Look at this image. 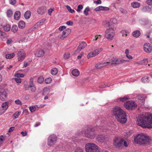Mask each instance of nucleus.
<instances>
[{
  "instance_id": "f257e3e1",
  "label": "nucleus",
  "mask_w": 152,
  "mask_h": 152,
  "mask_svg": "<svg viewBox=\"0 0 152 152\" xmlns=\"http://www.w3.org/2000/svg\"><path fill=\"white\" fill-rule=\"evenodd\" d=\"M137 124L144 128H152V114L146 113L139 115L137 118Z\"/></svg>"
},
{
  "instance_id": "f03ea898",
  "label": "nucleus",
  "mask_w": 152,
  "mask_h": 152,
  "mask_svg": "<svg viewBox=\"0 0 152 152\" xmlns=\"http://www.w3.org/2000/svg\"><path fill=\"white\" fill-rule=\"evenodd\" d=\"M113 114L117 120L122 124L125 123L126 121V113L119 107H116L113 110Z\"/></svg>"
},
{
  "instance_id": "7ed1b4c3",
  "label": "nucleus",
  "mask_w": 152,
  "mask_h": 152,
  "mask_svg": "<svg viewBox=\"0 0 152 152\" xmlns=\"http://www.w3.org/2000/svg\"><path fill=\"white\" fill-rule=\"evenodd\" d=\"M151 141L149 136L142 133L138 134L134 139V142L140 145H149Z\"/></svg>"
},
{
  "instance_id": "20e7f679",
  "label": "nucleus",
  "mask_w": 152,
  "mask_h": 152,
  "mask_svg": "<svg viewBox=\"0 0 152 152\" xmlns=\"http://www.w3.org/2000/svg\"><path fill=\"white\" fill-rule=\"evenodd\" d=\"M85 148L86 152H100L98 146L93 143L86 144Z\"/></svg>"
},
{
  "instance_id": "39448f33",
  "label": "nucleus",
  "mask_w": 152,
  "mask_h": 152,
  "mask_svg": "<svg viewBox=\"0 0 152 152\" xmlns=\"http://www.w3.org/2000/svg\"><path fill=\"white\" fill-rule=\"evenodd\" d=\"M85 134L86 137L91 139H93L95 137L96 134L93 132L92 128L88 127L87 130L85 131Z\"/></svg>"
},
{
  "instance_id": "423d86ee",
  "label": "nucleus",
  "mask_w": 152,
  "mask_h": 152,
  "mask_svg": "<svg viewBox=\"0 0 152 152\" xmlns=\"http://www.w3.org/2000/svg\"><path fill=\"white\" fill-rule=\"evenodd\" d=\"M124 139H121L120 137L115 138L113 140L114 145L118 148H120L123 146Z\"/></svg>"
},
{
  "instance_id": "0eeeda50",
  "label": "nucleus",
  "mask_w": 152,
  "mask_h": 152,
  "mask_svg": "<svg viewBox=\"0 0 152 152\" xmlns=\"http://www.w3.org/2000/svg\"><path fill=\"white\" fill-rule=\"evenodd\" d=\"M124 106L128 110H133L135 109L137 105L134 102L129 101L124 103Z\"/></svg>"
},
{
  "instance_id": "6e6552de",
  "label": "nucleus",
  "mask_w": 152,
  "mask_h": 152,
  "mask_svg": "<svg viewBox=\"0 0 152 152\" xmlns=\"http://www.w3.org/2000/svg\"><path fill=\"white\" fill-rule=\"evenodd\" d=\"M114 35L113 29L110 28L107 29L105 32V37L107 39H112Z\"/></svg>"
},
{
  "instance_id": "1a4fd4ad",
  "label": "nucleus",
  "mask_w": 152,
  "mask_h": 152,
  "mask_svg": "<svg viewBox=\"0 0 152 152\" xmlns=\"http://www.w3.org/2000/svg\"><path fill=\"white\" fill-rule=\"evenodd\" d=\"M103 49L101 48H99L96 49L94 51H91L89 53L87 56V57L88 58L94 57L96 56L101 52Z\"/></svg>"
},
{
  "instance_id": "9d476101",
  "label": "nucleus",
  "mask_w": 152,
  "mask_h": 152,
  "mask_svg": "<svg viewBox=\"0 0 152 152\" xmlns=\"http://www.w3.org/2000/svg\"><path fill=\"white\" fill-rule=\"evenodd\" d=\"M57 137L54 134L50 135L48 137L47 143L49 146H52L54 145L57 141Z\"/></svg>"
},
{
  "instance_id": "9b49d317",
  "label": "nucleus",
  "mask_w": 152,
  "mask_h": 152,
  "mask_svg": "<svg viewBox=\"0 0 152 152\" xmlns=\"http://www.w3.org/2000/svg\"><path fill=\"white\" fill-rule=\"evenodd\" d=\"M17 55L18 61H23L25 58L26 56V54L23 50H21L17 51Z\"/></svg>"
},
{
  "instance_id": "f8f14e48",
  "label": "nucleus",
  "mask_w": 152,
  "mask_h": 152,
  "mask_svg": "<svg viewBox=\"0 0 152 152\" xmlns=\"http://www.w3.org/2000/svg\"><path fill=\"white\" fill-rule=\"evenodd\" d=\"M127 60H124L121 58H114L112 59L111 64L112 65L117 66L119 64L128 61Z\"/></svg>"
},
{
  "instance_id": "ddd939ff",
  "label": "nucleus",
  "mask_w": 152,
  "mask_h": 152,
  "mask_svg": "<svg viewBox=\"0 0 152 152\" xmlns=\"http://www.w3.org/2000/svg\"><path fill=\"white\" fill-rule=\"evenodd\" d=\"M71 30L69 28H67L63 31L62 32V34L61 37V39L63 40L71 33Z\"/></svg>"
},
{
  "instance_id": "4468645a",
  "label": "nucleus",
  "mask_w": 152,
  "mask_h": 152,
  "mask_svg": "<svg viewBox=\"0 0 152 152\" xmlns=\"http://www.w3.org/2000/svg\"><path fill=\"white\" fill-rule=\"evenodd\" d=\"M144 50L147 53H150L152 50V47L149 43H146L143 46Z\"/></svg>"
},
{
  "instance_id": "2eb2a0df",
  "label": "nucleus",
  "mask_w": 152,
  "mask_h": 152,
  "mask_svg": "<svg viewBox=\"0 0 152 152\" xmlns=\"http://www.w3.org/2000/svg\"><path fill=\"white\" fill-rule=\"evenodd\" d=\"M7 94L4 90L0 91V99L2 101H4L7 98Z\"/></svg>"
},
{
  "instance_id": "dca6fc26",
  "label": "nucleus",
  "mask_w": 152,
  "mask_h": 152,
  "mask_svg": "<svg viewBox=\"0 0 152 152\" xmlns=\"http://www.w3.org/2000/svg\"><path fill=\"white\" fill-rule=\"evenodd\" d=\"M87 45L86 43L84 41L81 42L79 43L76 52H79L81 50L84 49Z\"/></svg>"
},
{
  "instance_id": "f3484780",
  "label": "nucleus",
  "mask_w": 152,
  "mask_h": 152,
  "mask_svg": "<svg viewBox=\"0 0 152 152\" xmlns=\"http://www.w3.org/2000/svg\"><path fill=\"white\" fill-rule=\"evenodd\" d=\"M96 140L99 142L102 143L104 142L105 139V135H99L96 137Z\"/></svg>"
},
{
  "instance_id": "a211bd4d",
  "label": "nucleus",
  "mask_w": 152,
  "mask_h": 152,
  "mask_svg": "<svg viewBox=\"0 0 152 152\" xmlns=\"http://www.w3.org/2000/svg\"><path fill=\"white\" fill-rule=\"evenodd\" d=\"M110 62H104L103 63H100L96 64L95 65V67L97 69H101L102 67L107 66V63H109Z\"/></svg>"
},
{
  "instance_id": "6ab92c4d",
  "label": "nucleus",
  "mask_w": 152,
  "mask_h": 152,
  "mask_svg": "<svg viewBox=\"0 0 152 152\" xmlns=\"http://www.w3.org/2000/svg\"><path fill=\"white\" fill-rule=\"evenodd\" d=\"M46 11V8L44 7H39L37 10V13L39 15H43Z\"/></svg>"
},
{
  "instance_id": "aec40b11",
  "label": "nucleus",
  "mask_w": 152,
  "mask_h": 152,
  "mask_svg": "<svg viewBox=\"0 0 152 152\" xmlns=\"http://www.w3.org/2000/svg\"><path fill=\"white\" fill-rule=\"evenodd\" d=\"M45 52L42 49H40L36 52V55L38 57H43L45 54Z\"/></svg>"
},
{
  "instance_id": "412c9836",
  "label": "nucleus",
  "mask_w": 152,
  "mask_h": 152,
  "mask_svg": "<svg viewBox=\"0 0 152 152\" xmlns=\"http://www.w3.org/2000/svg\"><path fill=\"white\" fill-rule=\"evenodd\" d=\"M141 10L144 12H149L151 11V9L148 6H144L142 8Z\"/></svg>"
},
{
  "instance_id": "4be33fe9",
  "label": "nucleus",
  "mask_w": 152,
  "mask_h": 152,
  "mask_svg": "<svg viewBox=\"0 0 152 152\" xmlns=\"http://www.w3.org/2000/svg\"><path fill=\"white\" fill-rule=\"evenodd\" d=\"M20 11H16L14 15V19L17 20H18L20 18Z\"/></svg>"
},
{
  "instance_id": "5701e85b",
  "label": "nucleus",
  "mask_w": 152,
  "mask_h": 152,
  "mask_svg": "<svg viewBox=\"0 0 152 152\" xmlns=\"http://www.w3.org/2000/svg\"><path fill=\"white\" fill-rule=\"evenodd\" d=\"M0 36L1 38L3 40H5L7 38V35L6 33L4 32L1 31L0 30Z\"/></svg>"
},
{
  "instance_id": "b1692460",
  "label": "nucleus",
  "mask_w": 152,
  "mask_h": 152,
  "mask_svg": "<svg viewBox=\"0 0 152 152\" xmlns=\"http://www.w3.org/2000/svg\"><path fill=\"white\" fill-rule=\"evenodd\" d=\"M141 34L140 31L138 30H136L132 32L133 36L136 38H137L139 37Z\"/></svg>"
},
{
  "instance_id": "393cba45",
  "label": "nucleus",
  "mask_w": 152,
  "mask_h": 152,
  "mask_svg": "<svg viewBox=\"0 0 152 152\" xmlns=\"http://www.w3.org/2000/svg\"><path fill=\"white\" fill-rule=\"evenodd\" d=\"M132 7L133 8H139L140 6V4L137 2L134 1L131 4Z\"/></svg>"
},
{
  "instance_id": "a878e982",
  "label": "nucleus",
  "mask_w": 152,
  "mask_h": 152,
  "mask_svg": "<svg viewBox=\"0 0 152 152\" xmlns=\"http://www.w3.org/2000/svg\"><path fill=\"white\" fill-rule=\"evenodd\" d=\"M4 30L6 32H8L10 31L11 29V26L8 24H6L3 26Z\"/></svg>"
},
{
  "instance_id": "bb28decb",
  "label": "nucleus",
  "mask_w": 152,
  "mask_h": 152,
  "mask_svg": "<svg viewBox=\"0 0 152 152\" xmlns=\"http://www.w3.org/2000/svg\"><path fill=\"white\" fill-rule=\"evenodd\" d=\"M72 74L73 76L77 77L79 75L80 72L78 69H75L72 72Z\"/></svg>"
},
{
  "instance_id": "cd10ccee",
  "label": "nucleus",
  "mask_w": 152,
  "mask_h": 152,
  "mask_svg": "<svg viewBox=\"0 0 152 152\" xmlns=\"http://www.w3.org/2000/svg\"><path fill=\"white\" fill-rule=\"evenodd\" d=\"M31 12L30 11L28 10L25 13L24 15V16L25 18L26 19H29L31 15Z\"/></svg>"
},
{
  "instance_id": "c85d7f7f",
  "label": "nucleus",
  "mask_w": 152,
  "mask_h": 152,
  "mask_svg": "<svg viewBox=\"0 0 152 152\" xmlns=\"http://www.w3.org/2000/svg\"><path fill=\"white\" fill-rule=\"evenodd\" d=\"M142 82L144 83H148L149 81V78L148 76H145L141 79Z\"/></svg>"
},
{
  "instance_id": "c756f323",
  "label": "nucleus",
  "mask_w": 152,
  "mask_h": 152,
  "mask_svg": "<svg viewBox=\"0 0 152 152\" xmlns=\"http://www.w3.org/2000/svg\"><path fill=\"white\" fill-rule=\"evenodd\" d=\"M25 23L23 21H20L18 23V26L19 28H23L25 27Z\"/></svg>"
},
{
  "instance_id": "7c9ffc66",
  "label": "nucleus",
  "mask_w": 152,
  "mask_h": 152,
  "mask_svg": "<svg viewBox=\"0 0 152 152\" xmlns=\"http://www.w3.org/2000/svg\"><path fill=\"white\" fill-rule=\"evenodd\" d=\"M8 102H6L3 103L2 104V107L3 108V110H7L8 107Z\"/></svg>"
},
{
  "instance_id": "2f4dec72",
  "label": "nucleus",
  "mask_w": 152,
  "mask_h": 152,
  "mask_svg": "<svg viewBox=\"0 0 152 152\" xmlns=\"http://www.w3.org/2000/svg\"><path fill=\"white\" fill-rule=\"evenodd\" d=\"M117 23V20L115 18H113L111 19L110 22L108 23V25L109 26H110L113 24H115Z\"/></svg>"
},
{
  "instance_id": "473e14b6",
  "label": "nucleus",
  "mask_w": 152,
  "mask_h": 152,
  "mask_svg": "<svg viewBox=\"0 0 152 152\" xmlns=\"http://www.w3.org/2000/svg\"><path fill=\"white\" fill-rule=\"evenodd\" d=\"M31 88V90L32 92H34L36 90V88L35 87L34 84H29L28 86V89L29 88Z\"/></svg>"
},
{
  "instance_id": "72a5a7b5",
  "label": "nucleus",
  "mask_w": 152,
  "mask_h": 152,
  "mask_svg": "<svg viewBox=\"0 0 152 152\" xmlns=\"http://www.w3.org/2000/svg\"><path fill=\"white\" fill-rule=\"evenodd\" d=\"M58 72V70L57 68H52L51 70V73L52 75H56Z\"/></svg>"
},
{
  "instance_id": "f704fd0d",
  "label": "nucleus",
  "mask_w": 152,
  "mask_h": 152,
  "mask_svg": "<svg viewBox=\"0 0 152 152\" xmlns=\"http://www.w3.org/2000/svg\"><path fill=\"white\" fill-rule=\"evenodd\" d=\"M15 54L12 53L11 54H8L6 55V58L7 59H10L13 58L15 56Z\"/></svg>"
},
{
  "instance_id": "c9c22d12",
  "label": "nucleus",
  "mask_w": 152,
  "mask_h": 152,
  "mask_svg": "<svg viewBox=\"0 0 152 152\" xmlns=\"http://www.w3.org/2000/svg\"><path fill=\"white\" fill-rule=\"evenodd\" d=\"M50 90L49 88L47 87L45 88L43 90L42 94L43 95H45L49 93Z\"/></svg>"
},
{
  "instance_id": "e433bc0d",
  "label": "nucleus",
  "mask_w": 152,
  "mask_h": 152,
  "mask_svg": "<svg viewBox=\"0 0 152 152\" xmlns=\"http://www.w3.org/2000/svg\"><path fill=\"white\" fill-rule=\"evenodd\" d=\"M11 31L15 33L18 31V27L17 25H13L12 26Z\"/></svg>"
},
{
  "instance_id": "4c0bfd02",
  "label": "nucleus",
  "mask_w": 152,
  "mask_h": 152,
  "mask_svg": "<svg viewBox=\"0 0 152 152\" xmlns=\"http://www.w3.org/2000/svg\"><path fill=\"white\" fill-rule=\"evenodd\" d=\"M7 16L8 17H11L13 15V12L11 10H9L7 11Z\"/></svg>"
},
{
  "instance_id": "58836bf2",
  "label": "nucleus",
  "mask_w": 152,
  "mask_h": 152,
  "mask_svg": "<svg viewBox=\"0 0 152 152\" xmlns=\"http://www.w3.org/2000/svg\"><path fill=\"white\" fill-rule=\"evenodd\" d=\"M42 25L39 21L37 22L34 26V28L36 29L39 28Z\"/></svg>"
},
{
  "instance_id": "ea45409f",
  "label": "nucleus",
  "mask_w": 152,
  "mask_h": 152,
  "mask_svg": "<svg viewBox=\"0 0 152 152\" xmlns=\"http://www.w3.org/2000/svg\"><path fill=\"white\" fill-rule=\"evenodd\" d=\"M148 60L147 58H145L141 61V64L142 65H146L148 63Z\"/></svg>"
},
{
  "instance_id": "a19ab883",
  "label": "nucleus",
  "mask_w": 152,
  "mask_h": 152,
  "mask_svg": "<svg viewBox=\"0 0 152 152\" xmlns=\"http://www.w3.org/2000/svg\"><path fill=\"white\" fill-rule=\"evenodd\" d=\"M44 78L42 76H40L38 77L37 81L39 83H42L44 81Z\"/></svg>"
},
{
  "instance_id": "79ce46f5",
  "label": "nucleus",
  "mask_w": 152,
  "mask_h": 152,
  "mask_svg": "<svg viewBox=\"0 0 152 152\" xmlns=\"http://www.w3.org/2000/svg\"><path fill=\"white\" fill-rule=\"evenodd\" d=\"M89 7H87L84 10L83 13L86 16L88 15V12L89 11Z\"/></svg>"
},
{
  "instance_id": "37998d69",
  "label": "nucleus",
  "mask_w": 152,
  "mask_h": 152,
  "mask_svg": "<svg viewBox=\"0 0 152 152\" xmlns=\"http://www.w3.org/2000/svg\"><path fill=\"white\" fill-rule=\"evenodd\" d=\"M66 7L68 11L71 13H73L75 12V10L71 9V7L68 5L66 6Z\"/></svg>"
},
{
  "instance_id": "c03bdc74",
  "label": "nucleus",
  "mask_w": 152,
  "mask_h": 152,
  "mask_svg": "<svg viewBox=\"0 0 152 152\" xmlns=\"http://www.w3.org/2000/svg\"><path fill=\"white\" fill-rule=\"evenodd\" d=\"M103 7L102 6H100L94 9V10L96 11H100L102 10H103Z\"/></svg>"
},
{
  "instance_id": "a18cd8bd",
  "label": "nucleus",
  "mask_w": 152,
  "mask_h": 152,
  "mask_svg": "<svg viewBox=\"0 0 152 152\" xmlns=\"http://www.w3.org/2000/svg\"><path fill=\"white\" fill-rule=\"evenodd\" d=\"M121 33L122 34V36L124 37H126L128 33L126 30H124L121 31Z\"/></svg>"
},
{
  "instance_id": "49530a36",
  "label": "nucleus",
  "mask_w": 152,
  "mask_h": 152,
  "mask_svg": "<svg viewBox=\"0 0 152 152\" xmlns=\"http://www.w3.org/2000/svg\"><path fill=\"white\" fill-rule=\"evenodd\" d=\"M74 152H83V150L80 148L77 147L75 148Z\"/></svg>"
},
{
  "instance_id": "de8ad7c7",
  "label": "nucleus",
  "mask_w": 152,
  "mask_h": 152,
  "mask_svg": "<svg viewBox=\"0 0 152 152\" xmlns=\"http://www.w3.org/2000/svg\"><path fill=\"white\" fill-rule=\"evenodd\" d=\"M52 81V79L51 78L49 77L46 79L45 80V82L47 84H49Z\"/></svg>"
},
{
  "instance_id": "09e8293b",
  "label": "nucleus",
  "mask_w": 152,
  "mask_h": 152,
  "mask_svg": "<svg viewBox=\"0 0 152 152\" xmlns=\"http://www.w3.org/2000/svg\"><path fill=\"white\" fill-rule=\"evenodd\" d=\"M83 8V6L81 5H79L77 7V8L76 10L78 12H80L81 10Z\"/></svg>"
},
{
  "instance_id": "8fccbe9b",
  "label": "nucleus",
  "mask_w": 152,
  "mask_h": 152,
  "mask_svg": "<svg viewBox=\"0 0 152 152\" xmlns=\"http://www.w3.org/2000/svg\"><path fill=\"white\" fill-rule=\"evenodd\" d=\"M20 113L19 112L16 111L15 113L13 114V117L15 119L17 118L18 117V115Z\"/></svg>"
},
{
  "instance_id": "3c124183",
  "label": "nucleus",
  "mask_w": 152,
  "mask_h": 152,
  "mask_svg": "<svg viewBox=\"0 0 152 152\" xmlns=\"http://www.w3.org/2000/svg\"><path fill=\"white\" fill-rule=\"evenodd\" d=\"M15 104L18 105H22V103L21 102L19 99H17L15 101Z\"/></svg>"
},
{
  "instance_id": "603ef678",
  "label": "nucleus",
  "mask_w": 152,
  "mask_h": 152,
  "mask_svg": "<svg viewBox=\"0 0 152 152\" xmlns=\"http://www.w3.org/2000/svg\"><path fill=\"white\" fill-rule=\"evenodd\" d=\"M24 75L23 74L17 73L15 75V76L18 78L20 77H24Z\"/></svg>"
},
{
  "instance_id": "864d4df0",
  "label": "nucleus",
  "mask_w": 152,
  "mask_h": 152,
  "mask_svg": "<svg viewBox=\"0 0 152 152\" xmlns=\"http://www.w3.org/2000/svg\"><path fill=\"white\" fill-rule=\"evenodd\" d=\"M119 10L123 14H126L127 13L126 10L122 8H120L119 9Z\"/></svg>"
},
{
  "instance_id": "5fc2aeb1",
  "label": "nucleus",
  "mask_w": 152,
  "mask_h": 152,
  "mask_svg": "<svg viewBox=\"0 0 152 152\" xmlns=\"http://www.w3.org/2000/svg\"><path fill=\"white\" fill-rule=\"evenodd\" d=\"M9 2L11 4L14 5L16 4V0H9Z\"/></svg>"
},
{
  "instance_id": "6e6d98bb",
  "label": "nucleus",
  "mask_w": 152,
  "mask_h": 152,
  "mask_svg": "<svg viewBox=\"0 0 152 152\" xmlns=\"http://www.w3.org/2000/svg\"><path fill=\"white\" fill-rule=\"evenodd\" d=\"M13 42L12 40L11 39H8L6 43L7 45H9L10 44Z\"/></svg>"
},
{
  "instance_id": "4d7b16f0",
  "label": "nucleus",
  "mask_w": 152,
  "mask_h": 152,
  "mask_svg": "<svg viewBox=\"0 0 152 152\" xmlns=\"http://www.w3.org/2000/svg\"><path fill=\"white\" fill-rule=\"evenodd\" d=\"M70 54L69 53L65 54L64 55V58L65 59H68L70 57Z\"/></svg>"
},
{
  "instance_id": "13d9d810",
  "label": "nucleus",
  "mask_w": 152,
  "mask_h": 152,
  "mask_svg": "<svg viewBox=\"0 0 152 152\" xmlns=\"http://www.w3.org/2000/svg\"><path fill=\"white\" fill-rule=\"evenodd\" d=\"M146 3L149 5H152V0H147Z\"/></svg>"
},
{
  "instance_id": "bf43d9fd",
  "label": "nucleus",
  "mask_w": 152,
  "mask_h": 152,
  "mask_svg": "<svg viewBox=\"0 0 152 152\" xmlns=\"http://www.w3.org/2000/svg\"><path fill=\"white\" fill-rule=\"evenodd\" d=\"M128 98L127 97H124L122 98H120V100L121 101L124 102L126 101L128 99Z\"/></svg>"
},
{
  "instance_id": "052dcab7",
  "label": "nucleus",
  "mask_w": 152,
  "mask_h": 152,
  "mask_svg": "<svg viewBox=\"0 0 152 152\" xmlns=\"http://www.w3.org/2000/svg\"><path fill=\"white\" fill-rule=\"evenodd\" d=\"M15 79L17 83H20L21 82V79L19 78H15Z\"/></svg>"
},
{
  "instance_id": "680f3d73",
  "label": "nucleus",
  "mask_w": 152,
  "mask_h": 152,
  "mask_svg": "<svg viewBox=\"0 0 152 152\" xmlns=\"http://www.w3.org/2000/svg\"><path fill=\"white\" fill-rule=\"evenodd\" d=\"M66 28V27L65 26H61L59 28V30L60 31H62L64 29H65Z\"/></svg>"
},
{
  "instance_id": "e2e57ef3",
  "label": "nucleus",
  "mask_w": 152,
  "mask_h": 152,
  "mask_svg": "<svg viewBox=\"0 0 152 152\" xmlns=\"http://www.w3.org/2000/svg\"><path fill=\"white\" fill-rule=\"evenodd\" d=\"M35 110V108L33 107H29V110L31 112H34Z\"/></svg>"
},
{
  "instance_id": "0e129e2a",
  "label": "nucleus",
  "mask_w": 152,
  "mask_h": 152,
  "mask_svg": "<svg viewBox=\"0 0 152 152\" xmlns=\"http://www.w3.org/2000/svg\"><path fill=\"white\" fill-rule=\"evenodd\" d=\"M73 23L72 21H69L66 23V24L68 26H71L73 25Z\"/></svg>"
},
{
  "instance_id": "69168bd1",
  "label": "nucleus",
  "mask_w": 152,
  "mask_h": 152,
  "mask_svg": "<svg viewBox=\"0 0 152 152\" xmlns=\"http://www.w3.org/2000/svg\"><path fill=\"white\" fill-rule=\"evenodd\" d=\"M29 64L27 63L25 61L24 62L23 67H26L27 66H29Z\"/></svg>"
},
{
  "instance_id": "338daca9",
  "label": "nucleus",
  "mask_w": 152,
  "mask_h": 152,
  "mask_svg": "<svg viewBox=\"0 0 152 152\" xmlns=\"http://www.w3.org/2000/svg\"><path fill=\"white\" fill-rule=\"evenodd\" d=\"M14 129H15L14 127H13V126L11 127L10 128V129L9 130L8 132H12V131H13L14 130Z\"/></svg>"
},
{
  "instance_id": "774afa93",
  "label": "nucleus",
  "mask_w": 152,
  "mask_h": 152,
  "mask_svg": "<svg viewBox=\"0 0 152 152\" xmlns=\"http://www.w3.org/2000/svg\"><path fill=\"white\" fill-rule=\"evenodd\" d=\"M84 55V53L83 52H82L81 53V54L80 55H79L77 56V58L78 59H80L82 57L83 55Z\"/></svg>"
}]
</instances>
